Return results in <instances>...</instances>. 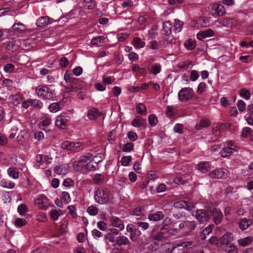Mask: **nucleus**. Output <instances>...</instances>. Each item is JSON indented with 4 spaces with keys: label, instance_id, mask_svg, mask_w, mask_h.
Here are the masks:
<instances>
[{
    "label": "nucleus",
    "instance_id": "nucleus-32",
    "mask_svg": "<svg viewBox=\"0 0 253 253\" xmlns=\"http://www.w3.org/2000/svg\"><path fill=\"white\" fill-rule=\"evenodd\" d=\"M166 233L163 231H160L156 234L153 235L152 238L155 240L161 241H162L164 239L166 238Z\"/></svg>",
    "mask_w": 253,
    "mask_h": 253
},
{
    "label": "nucleus",
    "instance_id": "nucleus-22",
    "mask_svg": "<svg viewBox=\"0 0 253 253\" xmlns=\"http://www.w3.org/2000/svg\"><path fill=\"white\" fill-rule=\"evenodd\" d=\"M101 115L100 113L97 109L92 108L89 110L87 112V116L90 120H94L96 119L98 116Z\"/></svg>",
    "mask_w": 253,
    "mask_h": 253
},
{
    "label": "nucleus",
    "instance_id": "nucleus-9",
    "mask_svg": "<svg viewBox=\"0 0 253 253\" xmlns=\"http://www.w3.org/2000/svg\"><path fill=\"white\" fill-rule=\"evenodd\" d=\"M211 216L213 217L214 222L216 224L220 223L223 219V214L221 211L217 208L211 209Z\"/></svg>",
    "mask_w": 253,
    "mask_h": 253
},
{
    "label": "nucleus",
    "instance_id": "nucleus-50",
    "mask_svg": "<svg viewBox=\"0 0 253 253\" xmlns=\"http://www.w3.org/2000/svg\"><path fill=\"white\" fill-rule=\"evenodd\" d=\"M199 77V75L196 70H192L190 72V79L191 81L194 82Z\"/></svg>",
    "mask_w": 253,
    "mask_h": 253
},
{
    "label": "nucleus",
    "instance_id": "nucleus-59",
    "mask_svg": "<svg viewBox=\"0 0 253 253\" xmlns=\"http://www.w3.org/2000/svg\"><path fill=\"white\" fill-rule=\"evenodd\" d=\"M104 238L105 240H108L110 242H114L116 239L115 236H113L109 231H107V233L104 235Z\"/></svg>",
    "mask_w": 253,
    "mask_h": 253
},
{
    "label": "nucleus",
    "instance_id": "nucleus-23",
    "mask_svg": "<svg viewBox=\"0 0 253 253\" xmlns=\"http://www.w3.org/2000/svg\"><path fill=\"white\" fill-rule=\"evenodd\" d=\"M7 173L10 177L13 179H17L19 177V172L16 168L11 167L7 169Z\"/></svg>",
    "mask_w": 253,
    "mask_h": 253
},
{
    "label": "nucleus",
    "instance_id": "nucleus-11",
    "mask_svg": "<svg viewBox=\"0 0 253 253\" xmlns=\"http://www.w3.org/2000/svg\"><path fill=\"white\" fill-rule=\"evenodd\" d=\"M214 35V32L211 29H208L206 31H201L197 35L198 40L203 41L207 37H211Z\"/></svg>",
    "mask_w": 253,
    "mask_h": 253
},
{
    "label": "nucleus",
    "instance_id": "nucleus-49",
    "mask_svg": "<svg viewBox=\"0 0 253 253\" xmlns=\"http://www.w3.org/2000/svg\"><path fill=\"white\" fill-rule=\"evenodd\" d=\"M3 69L6 73H11L14 69V65L11 63L6 64L4 66Z\"/></svg>",
    "mask_w": 253,
    "mask_h": 253
},
{
    "label": "nucleus",
    "instance_id": "nucleus-47",
    "mask_svg": "<svg viewBox=\"0 0 253 253\" xmlns=\"http://www.w3.org/2000/svg\"><path fill=\"white\" fill-rule=\"evenodd\" d=\"M185 177V175L178 176L174 178V182L177 184H184L186 182Z\"/></svg>",
    "mask_w": 253,
    "mask_h": 253
},
{
    "label": "nucleus",
    "instance_id": "nucleus-43",
    "mask_svg": "<svg viewBox=\"0 0 253 253\" xmlns=\"http://www.w3.org/2000/svg\"><path fill=\"white\" fill-rule=\"evenodd\" d=\"M61 199L66 203L68 204L71 200L69 194L67 192L64 191L61 194Z\"/></svg>",
    "mask_w": 253,
    "mask_h": 253
},
{
    "label": "nucleus",
    "instance_id": "nucleus-24",
    "mask_svg": "<svg viewBox=\"0 0 253 253\" xmlns=\"http://www.w3.org/2000/svg\"><path fill=\"white\" fill-rule=\"evenodd\" d=\"M234 148L226 147L222 149L220 153L222 157H227L232 154L233 151H234Z\"/></svg>",
    "mask_w": 253,
    "mask_h": 253
},
{
    "label": "nucleus",
    "instance_id": "nucleus-64",
    "mask_svg": "<svg viewBox=\"0 0 253 253\" xmlns=\"http://www.w3.org/2000/svg\"><path fill=\"white\" fill-rule=\"evenodd\" d=\"M246 104L243 100H239L237 103V107L240 111H244L245 109Z\"/></svg>",
    "mask_w": 253,
    "mask_h": 253
},
{
    "label": "nucleus",
    "instance_id": "nucleus-30",
    "mask_svg": "<svg viewBox=\"0 0 253 253\" xmlns=\"http://www.w3.org/2000/svg\"><path fill=\"white\" fill-rule=\"evenodd\" d=\"M61 147L63 150L73 151V142L66 141L62 143Z\"/></svg>",
    "mask_w": 253,
    "mask_h": 253
},
{
    "label": "nucleus",
    "instance_id": "nucleus-54",
    "mask_svg": "<svg viewBox=\"0 0 253 253\" xmlns=\"http://www.w3.org/2000/svg\"><path fill=\"white\" fill-rule=\"evenodd\" d=\"M26 223V221L23 218H17L15 221V225L16 226L20 227L24 225Z\"/></svg>",
    "mask_w": 253,
    "mask_h": 253
},
{
    "label": "nucleus",
    "instance_id": "nucleus-56",
    "mask_svg": "<svg viewBox=\"0 0 253 253\" xmlns=\"http://www.w3.org/2000/svg\"><path fill=\"white\" fill-rule=\"evenodd\" d=\"M206 88V84L204 83H201L198 86L197 88V92L199 94H202L205 91Z\"/></svg>",
    "mask_w": 253,
    "mask_h": 253
},
{
    "label": "nucleus",
    "instance_id": "nucleus-29",
    "mask_svg": "<svg viewBox=\"0 0 253 253\" xmlns=\"http://www.w3.org/2000/svg\"><path fill=\"white\" fill-rule=\"evenodd\" d=\"M92 156V154L90 153H87L85 155L82 156L80 157L79 160L77 161V165L79 166H81V164L82 163H85L88 160H90Z\"/></svg>",
    "mask_w": 253,
    "mask_h": 253
},
{
    "label": "nucleus",
    "instance_id": "nucleus-36",
    "mask_svg": "<svg viewBox=\"0 0 253 253\" xmlns=\"http://www.w3.org/2000/svg\"><path fill=\"white\" fill-rule=\"evenodd\" d=\"M161 70V66L160 64L156 63L154 64L151 69V73L155 75L159 74Z\"/></svg>",
    "mask_w": 253,
    "mask_h": 253
},
{
    "label": "nucleus",
    "instance_id": "nucleus-2",
    "mask_svg": "<svg viewBox=\"0 0 253 253\" xmlns=\"http://www.w3.org/2000/svg\"><path fill=\"white\" fill-rule=\"evenodd\" d=\"M234 236L232 233L227 232L220 239L221 246L228 253H236L238 250L233 243Z\"/></svg>",
    "mask_w": 253,
    "mask_h": 253
},
{
    "label": "nucleus",
    "instance_id": "nucleus-16",
    "mask_svg": "<svg viewBox=\"0 0 253 253\" xmlns=\"http://www.w3.org/2000/svg\"><path fill=\"white\" fill-rule=\"evenodd\" d=\"M252 223V220L250 219L242 218L239 222V227L241 230H244L247 229Z\"/></svg>",
    "mask_w": 253,
    "mask_h": 253
},
{
    "label": "nucleus",
    "instance_id": "nucleus-1",
    "mask_svg": "<svg viewBox=\"0 0 253 253\" xmlns=\"http://www.w3.org/2000/svg\"><path fill=\"white\" fill-rule=\"evenodd\" d=\"M64 80L66 83V89L68 92L77 91L82 89L84 85V83L80 79L74 78L72 73L67 71L64 75Z\"/></svg>",
    "mask_w": 253,
    "mask_h": 253
},
{
    "label": "nucleus",
    "instance_id": "nucleus-39",
    "mask_svg": "<svg viewBox=\"0 0 253 253\" xmlns=\"http://www.w3.org/2000/svg\"><path fill=\"white\" fill-rule=\"evenodd\" d=\"M148 121L151 126H155L158 123L157 116L154 114L150 115L148 117Z\"/></svg>",
    "mask_w": 253,
    "mask_h": 253
},
{
    "label": "nucleus",
    "instance_id": "nucleus-63",
    "mask_svg": "<svg viewBox=\"0 0 253 253\" xmlns=\"http://www.w3.org/2000/svg\"><path fill=\"white\" fill-rule=\"evenodd\" d=\"M103 80L105 83L107 84H111L115 80V78L112 77H107L104 75L103 77Z\"/></svg>",
    "mask_w": 253,
    "mask_h": 253
},
{
    "label": "nucleus",
    "instance_id": "nucleus-42",
    "mask_svg": "<svg viewBox=\"0 0 253 253\" xmlns=\"http://www.w3.org/2000/svg\"><path fill=\"white\" fill-rule=\"evenodd\" d=\"M132 160L131 156H123L121 160L122 165L124 166H127Z\"/></svg>",
    "mask_w": 253,
    "mask_h": 253
},
{
    "label": "nucleus",
    "instance_id": "nucleus-20",
    "mask_svg": "<svg viewBox=\"0 0 253 253\" xmlns=\"http://www.w3.org/2000/svg\"><path fill=\"white\" fill-rule=\"evenodd\" d=\"M164 217V214L162 211H158L155 213L149 214L148 219L150 220L157 221L161 220Z\"/></svg>",
    "mask_w": 253,
    "mask_h": 253
},
{
    "label": "nucleus",
    "instance_id": "nucleus-34",
    "mask_svg": "<svg viewBox=\"0 0 253 253\" xmlns=\"http://www.w3.org/2000/svg\"><path fill=\"white\" fill-rule=\"evenodd\" d=\"M183 26V22L178 19L174 20V30L179 32L181 31Z\"/></svg>",
    "mask_w": 253,
    "mask_h": 253
},
{
    "label": "nucleus",
    "instance_id": "nucleus-31",
    "mask_svg": "<svg viewBox=\"0 0 253 253\" xmlns=\"http://www.w3.org/2000/svg\"><path fill=\"white\" fill-rule=\"evenodd\" d=\"M137 113L143 115H145L147 113L146 107L142 103H139L136 107Z\"/></svg>",
    "mask_w": 253,
    "mask_h": 253
},
{
    "label": "nucleus",
    "instance_id": "nucleus-40",
    "mask_svg": "<svg viewBox=\"0 0 253 253\" xmlns=\"http://www.w3.org/2000/svg\"><path fill=\"white\" fill-rule=\"evenodd\" d=\"M133 149V144L131 142H128L122 147V151L125 152H130Z\"/></svg>",
    "mask_w": 253,
    "mask_h": 253
},
{
    "label": "nucleus",
    "instance_id": "nucleus-33",
    "mask_svg": "<svg viewBox=\"0 0 253 253\" xmlns=\"http://www.w3.org/2000/svg\"><path fill=\"white\" fill-rule=\"evenodd\" d=\"M133 42L135 47L142 48L145 45V42L142 41L138 37L134 38Z\"/></svg>",
    "mask_w": 253,
    "mask_h": 253
},
{
    "label": "nucleus",
    "instance_id": "nucleus-62",
    "mask_svg": "<svg viewBox=\"0 0 253 253\" xmlns=\"http://www.w3.org/2000/svg\"><path fill=\"white\" fill-rule=\"evenodd\" d=\"M252 132V129L250 127H246L243 129L242 132V135L243 137L245 138L247 137V136L251 134Z\"/></svg>",
    "mask_w": 253,
    "mask_h": 253
},
{
    "label": "nucleus",
    "instance_id": "nucleus-13",
    "mask_svg": "<svg viewBox=\"0 0 253 253\" xmlns=\"http://www.w3.org/2000/svg\"><path fill=\"white\" fill-rule=\"evenodd\" d=\"M212 14L214 15L221 16L225 13L224 7L221 4H214L212 7Z\"/></svg>",
    "mask_w": 253,
    "mask_h": 253
},
{
    "label": "nucleus",
    "instance_id": "nucleus-45",
    "mask_svg": "<svg viewBox=\"0 0 253 253\" xmlns=\"http://www.w3.org/2000/svg\"><path fill=\"white\" fill-rule=\"evenodd\" d=\"M141 234V233L140 231L137 228H134V231L130 234V238L132 241H134L136 240V237L139 236Z\"/></svg>",
    "mask_w": 253,
    "mask_h": 253
},
{
    "label": "nucleus",
    "instance_id": "nucleus-60",
    "mask_svg": "<svg viewBox=\"0 0 253 253\" xmlns=\"http://www.w3.org/2000/svg\"><path fill=\"white\" fill-rule=\"evenodd\" d=\"M127 136L130 141H134L137 138V134L135 132L129 131L127 133Z\"/></svg>",
    "mask_w": 253,
    "mask_h": 253
},
{
    "label": "nucleus",
    "instance_id": "nucleus-4",
    "mask_svg": "<svg viewBox=\"0 0 253 253\" xmlns=\"http://www.w3.org/2000/svg\"><path fill=\"white\" fill-rule=\"evenodd\" d=\"M211 213V209L198 210L195 213V217L200 223H204L210 219Z\"/></svg>",
    "mask_w": 253,
    "mask_h": 253
},
{
    "label": "nucleus",
    "instance_id": "nucleus-37",
    "mask_svg": "<svg viewBox=\"0 0 253 253\" xmlns=\"http://www.w3.org/2000/svg\"><path fill=\"white\" fill-rule=\"evenodd\" d=\"M48 109L51 112H56L60 109V104L59 102L51 103L49 106Z\"/></svg>",
    "mask_w": 253,
    "mask_h": 253
},
{
    "label": "nucleus",
    "instance_id": "nucleus-3",
    "mask_svg": "<svg viewBox=\"0 0 253 253\" xmlns=\"http://www.w3.org/2000/svg\"><path fill=\"white\" fill-rule=\"evenodd\" d=\"M37 94L44 99L50 100L53 97V93L51 89L45 85H39L36 88Z\"/></svg>",
    "mask_w": 253,
    "mask_h": 253
},
{
    "label": "nucleus",
    "instance_id": "nucleus-53",
    "mask_svg": "<svg viewBox=\"0 0 253 253\" xmlns=\"http://www.w3.org/2000/svg\"><path fill=\"white\" fill-rule=\"evenodd\" d=\"M91 162L88 163L85 165V168L89 171L96 170V166L97 165L98 163L95 162V165L91 164Z\"/></svg>",
    "mask_w": 253,
    "mask_h": 253
},
{
    "label": "nucleus",
    "instance_id": "nucleus-18",
    "mask_svg": "<svg viewBox=\"0 0 253 253\" xmlns=\"http://www.w3.org/2000/svg\"><path fill=\"white\" fill-rule=\"evenodd\" d=\"M172 25L169 21H166L163 24V35L165 37L171 35Z\"/></svg>",
    "mask_w": 253,
    "mask_h": 253
},
{
    "label": "nucleus",
    "instance_id": "nucleus-44",
    "mask_svg": "<svg viewBox=\"0 0 253 253\" xmlns=\"http://www.w3.org/2000/svg\"><path fill=\"white\" fill-rule=\"evenodd\" d=\"M185 47L189 50H192L195 46V42L192 39L186 41L184 43Z\"/></svg>",
    "mask_w": 253,
    "mask_h": 253
},
{
    "label": "nucleus",
    "instance_id": "nucleus-52",
    "mask_svg": "<svg viewBox=\"0 0 253 253\" xmlns=\"http://www.w3.org/2000/svg\"><path fill=\"white\" fill-rule=\"evenodd\" d=\"M31 105L37 108H41L42 106V103L39 100L31 99Z\"/></svg>",
    "mask_w": 253,
    "mask_h": 253
},
{
    "label": "nucleus",
    "instance_id": "nucleus-28",
    "mask_svg": "<svg viewBox=\"0 0 253 253\" xmlns=\"http://www.w3.org/2000/svg\"><path fill=\"white\" fill-rule=\"evenodd\" d=\"M54 171L58 174H65L67 172V169L63 165L57 166L54 168Z\"/></svg>",
    "mask_w": 253,
    "mask_h": 253
},
{
    "label": "nucleus",
    "instance_id": "nucleus-14",
    "mask_svg": "<svg viewBox=\"0 0 253 253\" xmlns=\"http://www.w3.org/2000/svg\"><path fill=\"white\" fill-rule=\"evenodd\" d=\"M115 242L116 244L119 247L129 245L130 244L128 239L123 235L117 237Z\"/></svg>",
    "mask_w": 253,
    "mask_h": 253
},
{
    "label": "nucleus",
    "instance_id": "nucleus-57",
    "mask_svg": "<svg viewBox=\"0 0 253 253\" xmlns=\"http://www.w3.org/2000/svg\"><path fill=\"white\" fill-rule=\"evenodd\" d=\"M183 126L182 124H176L174 127L173 130L175 132L181 134L183 132Z\"/></svg>",
    "mask_w": 253,
    "mask_h": 253
},
{
    "label": "nucleus",
    "instance_id": "nucleus-6",
    "mask_svg": "<svg viewBox=\"0 0 253 253\" xmlns=\"http://www.w3.org/2000/svg\"><path fill=\"white\" fill-rule=\"evenodd\" d=\"M94 199L100 204L106 203L109 200L107 192L104 190L97 189L94 193Z\"/></svg>",
    "mask_w": 253,
    "mask_h": 253
},
{
    "label": "nucleus",
    "instance_id": "nucleus-27",
    "mask_svg": "<svg viewBox=\"0 0 253 253\" xmlns=\"http://www.w3.org/2000/svg\"><path fill=\"white\" fill-rule=\"evenodd\" d=\"M105 37L103 36H98L93 38L91 41V43L93 45L100 46L104 42Z\"/></svg>",
    "mask_w": 253,
    "mask_h": 253
},
{
    "label": "nucleus",
    "instance_id": "nucleus-46",
    "mask_svg": "<svg viewBox=\"0 0 253 253\" xmlns=\"http://www.w3.org/2000/svg\"><path fill=\"white\" fill-rule=\"evenodd\" d=\"M240 95L242 97L246 99H249L251 96L250 92L248 90L242 89L240 91Z\"/></svg>",
    "mask_w": 253,
    "mask_h": 253
},
{
    "label": "nucleus",
    "instance_id": "nucleus-7",
    "mask_svg": "<svg viewBox=\"0 0 253 253\" xmlns=\"http://www.w3.org/2000/svg\"><path fill=\"white\" fill-rule=\"evenodd\" d=\"M228 171L225 169H217L209 173V176L211 178H225L227 176Z\"/></svg>",
    "mask_w": 253,
    "mask_h": 253
},
{
    "label": "nucleus",
    "instance_id": "nucleus-26",
    "mask_svg": "<svg viewBox=\"0 0 253 253\" xmlns=\"http://www.w3.org/2000/svg\"><path fill=\"white\" fill-rule=\"evenodd\" d=\"M253 241V238L251 236H248L244 238L240 239L238 241L239 245L242 246H246L251 244Z\"/></svg>",
    "mask_w": 253,
    "mask_h": 253
},
{
    "label": "nucleus",
    "instance_id": "nucleus-61",
    "mask_svg": "<svg viewBox=\"0 0 253 253\" xmlns=\"http://www.w3.org/2000/svg\"><path fill=\"white\" fill-rule=\"evenodd\" d=\"M59 63L61 67H66L69 64V61L66 57H63L60 59Z\"/></svg>",
    "mask_w": 253,
    "mask_h": 253
},
{
    "label": "nucleus",
    "instance_id": "nucleus-19",
    "mask_svg": "<svg viewBox=\"0 0 253 253\" xmlns=\"http://www.w3.org/2000/svg\"><path fill=\"white\" fill-rule=\"evenodd\" d=\"M67 120V119L64 115H59L56 118L55 125L57 126L62 128L66 126Z\"/></svg>",
    "mask_w": 253,
    "mask_h": 253
},
{
    "label": "nucleus",
    "instance_id": "nucleus-10",
    "mask_svg": "<svg viewBox=\"0 0 253 253\" xmlns=\"http://www.w3.org/2000/svg\"><path fill=\"white\" fill-rule=\"evenodd\" d=\"M146 124V120L139 116H136L131 122V125L137 127H145Z\"/></svg>",
    "mask_w": 253,
    "mask_h": 253
},
{
    "label": "nucleus",
    "instance_id": "nucleus-38",
    "mask_svg": "<svg viewBox=\"0 0 253 253\" xmlns=\"http://www.w3.org/2000/svg\"><path fill=\"white\" fill-rule=\"evenodd\" d=\"M60 212H61L60 210H52L50 211L49 214L53 220H56L60 216Z\"/></svg>",
    "mask_w": 253,
    "mask_h": 253
},
{
    "label": "nucleus",
    "instance_id": "nucleus-35",
    "mask_svg": "<svg viewBox=\"0 0 253 253\" xmlns=\"http://www.w3.org/2000/svg\"><path fill=\"white\" fill-rule=\"evenodd\" d=\"M17 211L21 215H24L28 211V207L25 204H22L18 206Z\"/></svg>",
    "mask_w": 253,
    "mask_h": 253
},
{
    "label": "nucleus",
    "instance_id": "nucleus-41",
    "mask_svg": "<svg viewBox=\"0 0 253 253\" xmlns=\"http://www.w3.org/2000/svg\"><path fill=\"white\" fill-rule=\"evenodd\" d=\"M166 113L167 116L169 117L174 116L175 114V108L171 106H167Z\"/></svg>",
    "mask_w": 253,
    "mask_h": 253
},
{
    "label": "nucleus",
    "instance_id": "nucleus-58",
    "mask_svg": "<svg viewBox=\"0 0 253 253\" xmlns=\"http://www.w3.org/2000/svg\"><path fill=\"white\" fill-rule=\"evenodd\" d=\"M104 178V176L101 174H96L93 178L94 181L95 183L98 184L101 182Z\"/></svg>",
    "mask_w": 253,
    "mask_h": 253
},
{
    "label": "nucleus",
    "instance_id": "nucleus-8",
    "mask_svg": "<svg viewBox=\"0 0 253 253\" xmlns=\"http://www.w3.org/2000/svg\"><path fill=\"white\" fill-rule=\"evenodd\" d=\"M173 207L177 209H184L191 212L194 208V205L189 201L181 200L175 202Z\"/></svg>",
    "mask_w": 253,
    "mask_h": 253
},
{
    "label": "nucleus",
    "instance_id": "nucleus-55",
    "mask_svg": "<svg viewBox=\"0 0 253 253\" xmlns=\"http://www.w3.org/2000/svg\"><path fill=\"white\" fill-rule=\"evenodd\" d=\"M132 214L136 216H139L143 214V211L141 207H136L132 211Z\"/></svg>",
    "mask_w": 253,
    "mask_h": 253
},
{
    "label": "nucleus",
    "instance_id": "nucleus-51",
    "mask_svg": "<svg viewBox=\"0 0 253 253\" xmlns=\"http://www.w3.org/2000/svg\"><path fill=\"white\" fill-rule=\"evenodd\" d=\"M12 28L14 31H23L24 25L21 23H15L13 25Z\"/></svg>",
    "mask_w": 253,
    "mask_h": 253
},
{
    "label": "nucleus",
    "instance_id": "nucleus-12",
    "mask_svg": "<svg viewBox=\"0 0 253 253\" xmlns=\"http://www.w3.org/2000/svg\"><path fill=\"white\" fill-rule=\"evenodd\" d=\"M196 169L202 172H206L211 169L210 163L208 162H201L196 167Z\"/></svg>",
    "mask_w": 253,
    "mask_h": 253
},
{
    "label": "nucleus",
    "instance_id": "nucleus-21",
    "mask_svg": "<svg viewBox=\"0 0 253 253\" xmlns=\"http://www.w3.org/2000/svg\"><path fill=\"white\" fill-rule=\"evenodd\" d=\"M111 221L114 226L120 228L121 230L124 228V225L119 217L113 216L111 218Z\"/></svg>",
    "mask_w": 253,
    "mask_h": 253
},
{
    "label": "nucleus",
    "instance_id": "nucleus-48",
    "mask_svg": "<svg viewBox=\"0 0 253 253\" xmlns=\"http://www.w3.org/2000/svg\"><path fill=\"white\" fill-rule=\"evenodd\" d=\"M87 212L91 215H95L98 212V209L94 206L89 207L87 209Z\"/></svg>",
    "mask_w": 253,
    "mask_h": 253
},
{
    "label": "nucleus",
    "instance_id": "nucleus-17",
    "mask_svg": "<svg viewBox=\"0 0 253 253\" xmlns=\"http://www.w3.org/2000/svg\"><path fill=\"white\" fill-rule=\"evenodd\" d=\"M49 18L48 16H42L38 19L36 24L40 28H43L49 24Z\"/></svg>",
    "mask_w": 253,
    "mask_h": 253
},
{
    "label": "nucleus",
    "instance_id": "nucleus-5",
    "mask_svg": "<svg viewBox=\"0 0 253 253\" xmlns=\"http://www.w3.org/2000/svg\"><path fill=\"white\" fill-rule=\"evenodd\" d=\"M193 93L194 91L192 88H182L178 92V99L182 102H186L192 99Z\"/></svg>",
    "mask_w": 253,
    "mask_h": 253
},
{
    "label": "nucleus",
    "instance_id": "nucleus-15",
    "mask_svg": "<svg viewBox=\"0 0 253 253\" xmlns=\"http://www.w3.org/2000/svg\"><path fill=\"white\" fill-rule=\"evenodd\" d=\"M51 124V119L48 116L45 115L42 118V121L39 123V126L41 129L46 131L45 128Z\"/></svg>",
    "mask_w": 253,
    "mask_h": 253
},
{
    "label": "nucleus",
    "instance_id": "nucleus-25",
    "mask_svg": "<svg viewBox=\"0 0 253 253\" xmlns=\"http://www.w3.org/2000/svg\"><path fill=\"white\" fill-rule=\"evenodd\" d=\"M0 185L4 188L12 189L15 186V183L10 180L2 179L0 181Z\"/></svg>",
    "mask_w": 253,
    "mask_h": 253
}]
</instances>
